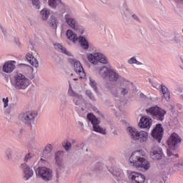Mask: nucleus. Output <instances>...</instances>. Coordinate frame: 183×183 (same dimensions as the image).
<instances>
[{"label":"nucleus","mask_w":183,"mask_h":183,"mask_svg":"<svg viewBox=\"0 0 183 183\" xmlns=\"http://www.w3.org/2000/svg\"><path fill=\"white\" fill-rule=\"evenodd\" d=\"M85 93H86V95H87V97H89V98L90 99H92V100L94 99V96L92 95V93L91 92V91L86 90V91L85 92Z\"/></svg>","instance_id":"obj_34"},{"label":"nucleus","mask_w":183,"mask_h":183,"mask_svg":"<svg viewBox=\"0 0 183 183\" xmlns=\"http://www.w3.org/2000/svg\"><path fill=\"white\" fill-rule=\"evenodd\" d=\"M11 84L15 89H26L29 86V79L22 74H17L11 80Z\"/></svg>","instance_id":"obj_3"},{"label":"nucleus","mask_w":183,"mask_h":183,"mask_svg":"<svg viewBox=\"0 0 183 183\" xmlns=\"http://www.w3.org/2000/svg\"><path fill=\"white\" fill-rule=\"evenodd\" d=\"M75 74L76 76H79L80 79H82L85 76V71H84V68L79 61L74 62V64Z\"/></svg>","instance_id":"obj_15"},{"label":"nucleus","mask_w":183,"mask_h":183,"mask_svg":"<svg viewBox=\"0 0 183 183\" xmlns=\"http://www.w3.org/2000/svg\"><path fill=\"white\" fill-rule=\"evenodd\" d=\"M89 81H90V83H89L90 86L97 92V82H95V80L92 79V78L91 77L89 78Z\"/></svg>","instance_id":"obj_31"},{"label":"nucleus","mask_w":183,"mask_h":183,"mask_svg":"<svg viewBox=\"0 0 183 183\" xmlns=\"http://www.w3.org/2000/svg\"><path fill=\"white\" fill-rule=\"evenodd\" d=\"M31 158H32V155L29 153L25 156L24 161H28V159H31Z\"/></svg>","instance_id":"obj_39"},{"label":"nucleus","mask_w":183,"mask_h":183,"mask_svg":"<svg viewBox=\"0 0 183 183\" xmlns=\"http://www.w3.org/2000/svg\"><path fill=\"white\" fill-rule=\"evenodd\" d=\"M87 59L91 62V64H94V65H97L99 62H100V64H108V59H107L105 55L101 53L88 54Z\"/></svg>","instance_id":"obj_8"},{"label":"nucleus","mask_w":183,"mask_h":183,"mask_svg":"<svg viewBox=\"0 0 183 183\" xmlns=\"http://www.w3.org/2000/svg\"><path fill=\"white\" fill-rule=\"evenodd\" d=\"M59 4H61V0H49V5L51 8H56Z\"/></svg>","instance_id":"obj_27"},{"label":"nucleus","mask_w":183,"mask_h":183,"mask_svg":"<svg viewBox=\"0 0 183 183\" xmlns=\"http://www.w3.org/2000/svg\"><path fill=\"white\" fill-rule=\"evenodd\" d=\"M99 75H101L102 78L109 76V81H118V79H119V75L111 68L107 66H103L99 69Z\"/></svg>","instance_id":"obj_7"},{"label":"nucleus","mask_w":183,"mask_h":183,"mask_svg":"<svg viewBox=\"0 0 183 183\" xmlns=\"http://www.w3.org/2000/svg\"><path fill=\"white\" fill-rule=\"evenodd\" d=\"M26 58L29 64L32 65V66H34V68H38L39 65L38 64V60H36V59H35L31 54H27Z\"/></svg>","instance_id":"obj_21"},{"label":"nucleus","mask_w":183,"mask_h":183,"mask_svg":"<svg viewBox=\"0 0 183 183\" xmlns=\"http://www.w3.org/2000/svg\"><path fill=\"white\" fill-rule=\"evenodd\" d=\"M87 115H94V114H92V113H89V114H87Z\"/></svg>","instance_id":"obj_46"},{"label":"nucleus","mask_w":183,"mask_h":183,"mask_svg":"<svg viewBox=\"0 0 183 183\" xmlns=\"http://www.w3.org/2000/svg\"><path fill=\"white\" fill-rule=\"evenodd\" d=\"M113 175H114V177H119L120 173H117V174L114 173Z\"/></svg>","instance_id":"obj_43"},{"label":"nucleus","mask_w":183,"mask_h":183,"mask_svg":"<svg viewBox=\"0 0 183 183\" xmlns=\"http://www.w3.org/2000/svg\"><path fill=\"white\" fill-rule=\"evenodd\" d=\"M15 69V61H9L4 63L3 65V71L6 74H11Z\"/></svg>","instance_id":"obj_18"},{"label":"nucleus","mask_w":183,"mask_h":183,"mask_svg":"<svg viewBox=\"0 0 183 183\" xmlns=\"http://www.w3.org/2000/svg\"><path fill=\"white\" fill-rule=\"evenodd\" d=\"M65 19L68 25L76 31V21H75V19H74L69 14L65 16Z\"/></svg>","instance_id":"obj_20"},{"label":"nucleus","mask_w":183,"mask_h":183,"mask_svg":"<svg viewBox=\"0 0 183 183\" xmlns=\"http://www.w3.org/2000/svg\"><path fill=\"white\" fill-rule=\"evenodd\" d=\"M68 94L71 97H74L73 99L74 102L76 105H79L80 102L82 101V97L79 96L76 94H75V92H74V90H72V87L71 86V84H69Z\"/></svg>","instance_id":"obj_19"},{"label":"nucleus","mask_w":183,"mask_h":183,"mask_svg":"<svg viewBox=\"0 0 183 183\" xmlns=\"http://www.w3.org/2000/svg\"><path fill=\"white\" fill-rule=\"evenodd\" d=\"M52 149H54V147H52V144H46L43 150V155H44V157H49L51 152H52Z\"/></svg>","instance_id":"obj_23"},{"label":"nucleus","mask_w":183,"mask_h":183,"mask_svg":"<svg viewBox=\"0 0 183 183\" xmlns=\"http://www.w3.org/2000/svg\"><path fill=\"white\" fill-rule=\"evenodd\" d=\"M121 94L122 95H125L126 94H128V89H125V88H122L121 89Z\"/></svg>","instance_id":"obj_38"},{"label":"nucleus","mask_w":183,"mask_h":183,"mask_svg":"<svg viewBox=\"0 0 183 183\" xmlns=\"http://www.w3.org/2000/svg\"><path fill=\"white\" fill-rule=\"evenodd\" d=\"M66 36L68 39L73 41L74 43L79 40L81 46L84 49H88V48H89V44L88 43V41H86V39L82 36H79L78 38V36H76V34H75L72 30H67Z\"/></svg>","instance_id":"obj_6"},{"label":"nucleus","mask_w":183,"mask_h":183,"mask_svg":"<svg viewBox=\"0 0 183 183\" xmlns=\"http://www.w3.org/2000/svg\"><path fill=\"white\" fill-rule=\"evenodd\" d=\"M6 152L7 159H10L12 157V150H11V149H7Z\"/></svg>","instance_id":"obj_33"},{"label":"nucleus","mask_w":183,"mask_h":183,"mask_svg":"<svg viewBox=\"0 0 183 183\" xmlns=\"http://www.w3.org/2000/svg\"><path fill=\"white\" fill-rule=\"evenodd\" d=\"M175 149L169 148L167 149V154L168 157H178V154H174Z\"/></svg>","instance_id":"obj_28"},{"label":"nucleus","mask_w":183,"mask_h":183,"mask_svg":"<svg viewBox=\"0 0 183 183\" xmlns=\"http://www.w3.org/2000/svg\"><path fill=\"white\" fill-rule=\"evenodd\" d=\"M140 97H144V94H140Z\"/></svg>","instance_id":"obj_47"},{"label":"nucleus","mask_w":183,"mask_h":183,"mask_svg":"<svg viewBox=\"0 0 183 183\" xmlns=\"http://www.w3.org/2000/svg\"><path fill=\"white\" fill-rule=\"evenodd\" d=\"M152 137L157 141V142H161L162 140V137H164V129L162 128V124H157L155 128L152 132Z\"/></svg>","instance_id":"obj_10"},{"label":"nucleus","mask_w":183,"mask_h":183,"mask_svg":"<svg viewBox=\"0 0 183 183\" xmlns=\"http://www.w3.org/2000/svg\"><path fill=\"white\" fill-rule=\"evenodd\" d=\"M147 114H150V115H165L167 112L165 110L161 109V107L158 106H155L153 107H150L148 109H146Z\"/></svg>","instance_id":"obj_16"},{"label":"nucleus","mask_w":183,"mask_h":183,"mask_svg":"<svg viewBox=\"0 0 183 183\" xmlns=\"http://www.w3.org/2000/svg\"><path fill=\"white\" fill-rule=\"evenodd\" d=\"M127 132L133 141H139L142 144H145L148 142V132L142 130L138 132V130L132 127H127Z\"/></svg>","instance_id":"obj_2"},{"label":"nucleus","mask_w":183,"mask_h":183,"mask_svg":"<svg viewBox=\"0 0 183 183\" xmlns=\"http://www.w3.org/2000/svg\"><path fill=\"white\" fill-rule=\"evenodd\" d=\"M64 151H58L54 154V159L56 165L59 168H64Z\"/></svg>","instance_id":"obj_17"},{"label":"nucleus","mask_w":183,"mask_h":183,"mask_svg":"<svg viewBox=\"0 0 183 183\" xmlns=\"http://www.w3.org/2000/svg\"><path fill=\"white\" fill-rule=\"evenodd\" d=\"M132 16L133 18H134V19H138V17H137V15L134 14Z\"/></svg>","instance_id":"obj_44"},{"label":"nucleus","mask_w":183,"mask_h":183,"mask_svg":"<svg viewBox=\"0 0 183 183\" xmlns=\"http://www.w3.org/2000/svg\"><path fill=\"white\" fill-rule=\"evenodd\" d=\"M36 175L44 182H49V181H52L54 178V172L52 169L46 167H39L35 170Z\"/></svg>","instance_id":"obj_4"},{"label":"nucleus","mask_w":183,"mask_h":183,"mask_svg":"<svg viewBox=\"0 0 183 183\" xmlns=\"http://www.w3.org/2000/svg\"><path fill=\"white\" fill-rule=\"evenodd\" d=\"M181 165H182V164L179 163V162L178 161L176 164H174V167L179 168Z\"/></svg>","instance_id":"obj_41"},{"label":"nucleus","mask_w":183,"mask_h":183,"mask_svg":"<svg viewBox=\"0 0 183 183\" xmlns=\"http://www.w3.org/2000/svg\"><path fill=\"white\" fill-rule=\"evenodd\" d=\"M86 121L92 124L93 131H94V132H99V134H102V135H105L107 134V130L99 126L101 120L98 117H95V115H87Z\"/></svg>","instance_id":"obj_5"},{"label":"nucleus","mask_w":183,"mask_h":183,"mask_svg":"<svg viewBox=\"0 0 183 183\" xmlns=\"http://www.w3.org/2000/svg\"><path fill=\"white\" fill-rule=\"evenodd\" d=\"M128 178L133 183H144L145 176L137 172L128 171Z\"/></svg>","instance_id":"obj_9"},{"label":"nucleus","mask_w":183,"mask_h":183,"mask_svg":"<svg viewBox=\"0 0 183 183\" xmlns=\"http://www.w3.org/2000/svg\"><path fill=\"white\" fill-rule=\"evenodd\" d=\"M41 161H44V159H41Z\"/></svg>","instance_id":"obj_49"},{"label":"nucleus","mask_w":183,"mask_h":183,"mask_svg":"<svg viewBox=\"0 0 183 183\" xmlns=\"http://www.w3.org/2000/svg\"><path fill=\"white\" fill-rule=\"evenodd\" d=\"M50 25L52 28H54V29H56L57 21L55 17H51L50 20Z\"/></svg>","instance_id":"obj_30"},{"label":"nucleus","mask_w":183,"mask_h":183,"mask_svg":"<svg viewBox=\"0 0 183 183\" xmlns=\"http://www.w3.org/2000/svg\"><path fill=\"white\" fill-rule=\"evenodd\" d=\"M40 14L41 15L43 21H46V19L49 18L50 11L46 9H42Z\"/></svg>","instance_id":"obj_26"},{"label":"nucleus","mask_w":183,"mask_h":183,"mask_svg":"<svg viewBox=\"0 0 183 183\" xmlns=\"http://www.w3.org/2000/svg\"><path fill=\"white\" fill-rule=\"evenodd\" d=\"M157 117V119H159V121H164V115H158V116H156Z\"/></svg>","instance_id":"obj_40"},{"label":"nucleus","mask_w":183,"mask_h":183,"mask_svg":"<svg viewBox=\"0 0 183 183\" xmlns=\"http://www.w3.org/2000/svg\"><path fill=\"white\" fill-rule=\"evenodd\" d=\"M20 168L23 172V179L24 181H28L29 178L34 177V170L26 163H22L20 165Z\"/></svg>","instance_id":"obj_11"},{"label":"nucleus","mask_w":183,"mask_h":183,"mask_svg":"<svg viewBox=\"0 0 183 183\" xmlns=\"http://www.w3.org/2000/svg\"><path fill=\"white\" fill-rule=\"evenodd\" d=\"M54 48L55 49H57V51H61L63 54H66V55H71V53L68 52L66 49L59 44H54Z\"/></svg>","instance_id":"obj_25"},{"label":"nucleus","mask_w":183,"mask_h":183,"mask_svg":"<svg viewBox=\"0 0 183 183\" xmlns=\"http://www.w3.org/2000/svg\"><path fill=\"white\" fill-rule=\"evenodd\" d=\"M129 162L136 168H142L148 171L151 168V164L145 158L142 157V152L136 151L132 154L129 157Z\"/></svg>","instance_id":"obj_1"},{"label":"nucleus","mask_w":183,"mask_h":183,"mask_svg":"<svg viewBox=\"0 0 183 183\" xmlns=\"http://www.w3.org/2000/svg\"><path fill=\"white\" fill-rule=\"evenodd\" d=\"M181 141H182L181 137L177 133H173L167 140V145L169 148L175 149V147H177V144H181Z\"/></svg>","instance_id":"obj_12"},{"label":"nucleus","mask_w":183,"mask_h":183,"mask_svg":"<svg viewBox=\"0 0 183 183\" xmlns=\"http://www.w3.org/2000/svg\"><path fill=\"white\" fill-rule=\"evenodd\" d=\"M62 145L65 151H69L71 148H72V144L69 142H63Z\"/></svg>","instance_id":"obj_29"},{"label":"nucleus","mask_w":183,"mask_h":183,"mask_svg":"<svg viewBox=\"0 0 183 183\" xmlns=\"http://www.w3.org/2000/svg\"><path fill=\"white\" fill-rule=\"evenodd\" d=\"M73 80H74V81H78V77H74V78H73Z\"/></svg>","instance_id":"obj_45"},{"label":"nucleus","mask_w":183,"mask_h":183,"mask_svg":"<svg viewBox=\"0 0 183 183\" xmlns=\"http://www.w3.org/2000/svg\"><path fill=\"white\" fill-rule=\"evenodd\" d=\"M151 125H152V119L147 116L142 117L139 122V128H147V129H149Z\"/></svg>","instance_id":"obj_14"},{"label":"nucleus","mask_w":183,"mask_h":183,"mask_svg":"<svg viewBox=\"0 0 183 183\" xmlns=\"http://www.w3.org/2000/svg\"><path fill=\"white\" fill-rule=\"evenodd\" d=\"M102 169V165H100V169Z\"/></svg>","instance_id":"obj_48"},{"label":"nucleus","mask_w":183,"mask_h":183,"mask_svg":"<svg viewBox=\"0 0 183 183\" xmlns=\"http://www.w3.org/2000/svg\"><path fill=\"white\" fill-rule=\"evenodd\" d=\"M2 101L4 102V108H6V107H8V103L9 102V99H8V97L3 98Z\"/></svg>","instance_id":"obj_35"},{"label":"nucleus","mask_w":183,"mask_h":183,"mask_svg":"<svg viewBox=\"0 0 183 183\" xmlns=\"http://www.w3.org/2000/svg\"><path fill=\"white\" fill-rule=\"evenodd\" d=\"M35 144H36V142L35 141V139H30L28 141V145L31 148H32V147H35Z\"/></svg>","instance_id":"obj_32"},{"label":"nucleus","mask_w":183,"mask_h":183,"mask_svg":"<svg viewBox=\"0 0 183 183\" xmlns=\"http://www.w3.org/2000/svg\"><path fill=\"white\" fill-rule=\"evenodd\" d=\"M149 155L150 158H152V159H154L155 161L162 159V155H164V153L162 152V148L159 147H154L152 148L149 152Z\"/></svg>","instance_id":"obj_13"},{"label":"nucleus","mask_w":183,"mask_h":183,"mask_svg":"<svg viewBox=\"0 0 183 183\" xmlns=\"http://www.w3.org/2000/svg\"><path fill=\"white\" fill-rule=\"evenodd\" d=\"M161 87H162V92L163 94V98H164L166 101H169L170 96H169V92H168V88H167V86L162 84L161 85Z\"/></svg>","instance_id":"obj_24"},{"label":"nucleus","mask_w":183,"mask_h":183,"mask_svg":"<svg viewBox=\"0 0 183 183\" xmlns=\"http://www.w3.org/2000/svg\"><path fill=\"white\" fill-rule=\"evenodd\" d=\"M128 62L129 64H137L138 61H137L136 58L132 57L128 61Z\"/></svg>","instance_id":"obj_37"},{"label":"nucleus","mask_w":183,"mask_h":183,"mask_svg":"<svg viewBox=\"0 0 183 183\" xmlns=\"http://www.w3.org/2000/svg\"><path fill=\"white\" fill-rule=\"evenodd\" d=\"M79 125H80V127H84V123H82V122H79Z\"/></svg>","instance_id":"obj_42"},{"label":"nucleus","mask_w":183,"mask_h":183,"mask_svg":"<svg viewBox=\"0 0 183 183\" xmlns=\"http://www.w3.org/2000/svg\"><path fill=\"white\" fill-rule=\"evenodd\" d=\"M20 119L25 124H31V122H34V119H35V116L34 115H21L20 117Z\"/></svg>","instance_id":"obj_22"},{"label":"nucleus","mask_w":183,"mask_h":183,"mask_svg":"<svg viewBox=\"0 0 183 183\" xmlns=\"http://www.w3.org/2000/svg\"><path fill=\"white\" fill-rule=\"evenodd\" d=\"M32 4L37 9H39V0H32Z\"/></svg>","instance_id":"obj_36"}]
</instances>
